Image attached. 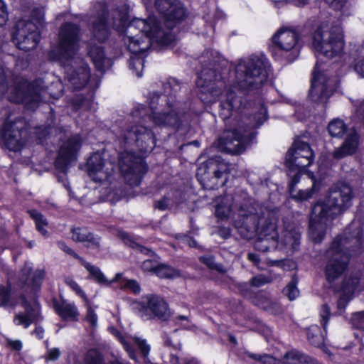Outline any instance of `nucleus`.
Returning <instances> with one entry per match:
<instances>
[{
  "mask_svg": "<svg viewBox=\"0 0 364 364\" xmlns=\"http://www.w3.org/2000/svg\"><path fill=\"white\" fill-rule=\"evenodd\" d=\"M26 130L18 127L16 123L6 122L3 127L2 138L6 146L11 151H18L24 144L22 136Z\"/></svg>",
  "mask_w": 364,
  "mask_h": 364,
  "instance_id": "5701e85b",
  "label": "nucleus"
},
{
  "mask_svg": "<svg viewBox=\"0 0 364 364\" xmlns=\"http://www.w3.org/2000/svg\"><path fill=\"white\" fill-rule=\"evenodd\" d=\"M79 28L72 23L63 24L59 32L58 45L50 50L49 58L65 67L66 77L75 90L85 87L90 78L87 64L77 55Z\"/></svg>",
  "mask_w": 364,
  "mask_h": 364,
  "instance_id": "7ed1b4c3",
  "label": "nucleus"
},
{
  "mask_svg": "<svg viewBox=\"0 0 364 364\" xmlns=\"http://www.w3.org/2000/svg\"><path fill=\"white\" fill-rule=\"evenodd\" d=\"M306 175L312 186L311 189L306 190L296 188V185L300 181V175L294 174L289 176L291 178L289 183V193L291 197L296 200H306L310 198L314 193V188L316 186L314 175L311 172H307Z\"/></svg>",
  "mask_w": 364,
  "mask_h": 364,
  "instance_id": "bb28decb",
  "label": "nucleus"
},
{
  "mask_svg": "<svg viewBox=\"0 0 364 364\" xmlns=\"http://www.w3.org/2000/svg\"><path fill=\"white\" fill-rule=\"evenodd\" d=\"M86 364H103L102 356L96 350H90L85 357Z\"/></svg>",
  "mask_w": 364,
  "mask_h": 364,
  "instance_id": "49530a36",
  "label": "nucleus"
},
{
  "mask_svg": "<svg viewBox=\"0 0 364 364\" xmlns=\"http://www.w3.org/2000/svg\"><path fill=\"white\" fill-rule=\"evenodd\" d=\"M257 305L259 306L262 309L271 311L270 306L272 305V303L268 299H266L264 302L257 303Z\"/></svg>",
  "mask_w": 364,
  "mask_h": 364,
  "instance_id": "338daca9",
  "label": "nucleus"
},
{
  "mask_svg": "<svg viewBox=\"0 0 364 364\" xmlns=\"http://www.w3.org/2000/svg\"><path fill=\"white\" fill-rule=\"evenodd\" d=\"M67 285L80 298H82L87 304H88V299L86 294L82 289L81 287L73 279H67L65 281Z\"/></svg>",
  "mask_w": 364,
  "mask_h": 364,
  "instance_id": "37998d69",
  "label": "nucleus"
},
{
  "mask_svg": "<svg viewBox=\"0 0 364 364\" xmlns=\"http://www.w3.org/2000/svg\"><path fill=\"white\" fill-rule=\"evenodd\" d=\"M345 35L339 23H321L312 37V48L316 55L333 59L341 58L344 53Z\"/></svg>",
  "mask_w": 364,
  "mask_h": 364,
  "instance_id": "6e6552de",
  "label": "nucleus"
},
{
  "mask_svg": "<svg viewBox=\"0 0 364 364\" xmlns=\"http://www.w3.org/2000/svg\"><path fill=\"white\" fill-rule=\"evenodd\" d=\"M73 240L85 244L87 247L97 248L100 246V237L95 236L85 228H74L72 230Z\"/></svg>",
  "mask_w": 364,
  "mask_h": 364,
  "instance_id": "c85d7f7f",
  "label": "nucleus"
},
{
  "mask_svg": "<svg viewBox=\"0 0 364 364\" xmlns=\"http://www.w3.org/2000/svg\"><path fill=\"white\" fill-rule=\"evenodd\" d=\"M55 309L58 314L64 319H75L78 316L77 307L73 303L62 301L56 304Z\"/></svg>",
  "mask_w": 364,
  "mask_h": 364,
  "instance_id": "72a5a7b5",
  "label": "nucleus"
},
{
  "mask_svg": "<svg viewBox=\"0 0 364 364\" xmlns=\"http://www.w3.org/2000/svg\"><path fill=\"white\" fill-rule=\"evenodd\" d=\"M159 265L158 262L155 259H146L141 264V269L144 272H154L156 274V269L158 268Z\"/></svg>",
  "mask_w": 364,
  "mask_h": 364,
  "instance_id": "09e8293b",
  "label": "nucleus"
},
{
  "mask_svg": "<svg viewBox=\"0 0 364 364\" xmlns=\"http://www.w3.org/2000/svg\"><path fill=\"white\" fill-rule=\"evenodd\" d=\"M338 79L329 77L320 69L317 63L314 67L309 97L316 103L325 104L337 87Z\"/></svg>",
  "mask_w": 364,
  "mask_h": 364,
  "instance_id": "4468645a",
  "label": "nucleus"
},
{
  "mask_svg": "<svg viewBox=\"0 0 364 364\" xmlns=\"http://www.w3.org/2000/svg\"><path fill=\"white\" fill-rule=\"evenodd\" d=\"M127 12L124 11L123 13L119 14V18H114L113 22V26L118 31H121L124 28L127 23Z\"/></svg>",
  "mask_w": 364,
  "mask_h": 364,
  "instance_id": "8fccbe9b",
  "label": "nucleus"
},
{
  "mask_svg": "<svg viewBox=\"0 0 364 364\" xmlns=\"http://www.w3.org/2000/svg\"><path fill=\"white\" fill-rule=\"evenodd\" d=\"M144 61L140 57H132L130 59L129 66L130 68L136 73L137 77L142 76V70L144 68Z\"/></svg>",
  "mask_w": 364,
  "mask_h": 364,
  "instance_id": "79ce46f5",
  "label": "nucleus"
},
{
  "mask_svg": "<svg viewBox=\"0 0 364 364\" xmlns=\"http://www.w3.org/2000/svg\"><path fill=\"white\" fill-rule=\"evenodd\" d=\"M333 9L338 11L343 16H348L353 11V0H324Z\"/></svg>",
  "mask_w": 364,
  "mask_h": 364,
  "instance_id": "c9c22d12",
  "label": "nucleus"
},
{
  "mask_svg": "<svg viewBox=\"0 0 364 364\" xmlns=\"http://www.w3.org/2000/svg\"><path fill=\"white\" fill-rule=\"evenodd\" d=\"M266 119L267 109L262 106L252 119L245 117L237 128L224 132L218 141L219 148L230 154L242 153L254 138L252 129L262 124Z\"/></svg>",
  "mask_w": 364,
  "mask_h": 364,
  "instance_id": "423d86ee",
  "label": "nucleus"
},
{
  "mask_svg": "<svg viewBox=\"0 0 364 364\" xmlns=\"http://www.w3.org/2000/svg\"><path fill=\"white\" fill-rule=\"evenodd\" d=\"M222 82L206 81L203 76L199 77L196 82L200 89L198 95L205 103L213 102L216 99L220 101V115L223 119H228L233 110L239 109L242 105V97L236 92V87H225L221 90Z\"/></svg>",
  "mask_w": 364,
  "mask_h": 364,
  "instance_id": "0eeeda50",
  "label": "nucleus"
},
{
  "mask_svg": "<svg viewBox=\"0 0 364 364\" xmlns=\"http://www.w3.org/2000/svg\"><path fill=\"white\" fill-rule=\"evenodd\" d=\"M249 358L255 360L260 361L262 364H279V362L274 357L268 355H258L254 353H247Z\"/></svg>",
  "mask_w": 364,
  "mask_h": 364,
  "instance_id": "a18cd8bd",
  "label": "nucleus"
},
{
  "mask_svg": "<svg viewBox=\"0 0 364 364\" xmlns=\"http://www.w3.org/2000/svg\"><path fill=\"white\" fill-rule=\"evenodd\" d=\"M364 250L361 224L353 221L341 237L336 238L327 251L329 258L325 269V275L330 287L339 294L337 308L341 314L348 302L361 288L357 277L345 278L340 285L336 282L346 269L350 257Z\"/></svg>",
  "mask_w": 364,
  "mask_h": 364,
  "instance_id": "f257e3e1",
  "label": "nucleus"
},
{
  "mask_svg": "<svg viewBox=\"0 0 364 364\" xmlns=\"http://www.w3.org/2000/svg\"><path fill=\"white\" fill-rule=\"evenodd\" d=\"M156 274L161 278L173 279L180 276V273L178 270L165 265L161 264L156 269Z\"/></svg>",
  "mask_w": 364,
  "mask_h": 364,
  "instance_id": "58836bf2",
  "label": "nucleus"
},
{
  "mask_svg": "<svg viewBox=\"0 0 364 364\" xmlns=\"http://www.w3.org/2000/svg\"><path fill=\"white\" fill-rule=\"evenodd\" d=\"M269 281L270 280L267 277L263 275H258L252 279L251 284L252 286L259 287L269 282Z\"/></svg>",
  "mask_w": 364,
  "mask_h": 364,
  "instance_id": "6e6d98bb",
  "label": "nucleus"
},
{
  "mask_svg": "<svg viewBox=\"0 0 364 364\" xmlns=\"http://www.w3.org/2000/svg\"><path fill=\"white\" fill-rule=\"evenodd\" d=\"M250 215L244 212L240 206L239 218L235 220V227L240 235L250 239L256 233L259 238L255 244L257 250L266 252L272 249H287L295 250L299 245L300 232L297 228L286 230L278 241L277 232V214L274 211L259 208V211L255 213V208L250 210Z\"/></svg>",
  "mask_w": 364,
  "mask_h": 364,
  "instance_id": "f03ea898",
  "label": "nucleus"
},
{
  "mask_svg": "<svg viewBox=\"0 0 364 364\" xmlns=\"http://www.w3.org/2000/svg\"><path fill=\"white\" fill-rule=\"evenodd\" d=\"M6 345L12 350L19 351L23 347V343L20 340H12L11 338L6 339Z\"/></svg>",
  "mask_w": 364,
  "mask_h": 364,
  "instance_id": "bf43d9fd",
  "label": "nucleus"
},
{
  "mask_svg": "<svg viewBox=\"0 0 364 364\" xmlns=\"http://www.w3.org/2000/svg\"><path fill=\"white\" fill-rule=\"evenodd\" d=\"M353 191L346 184L331 188L323 200L314 206L309 223V237L320 242L324 237L328 223L352 204Z\"/></svg>",
  "mask_w": 364,
  "mask_h": 364,
  "instance_id": "20e7f679",
  "label": "nucleus"
},
{
  "mask_svg": "<svg viewBox=\"0 0 364 364\" xmlns=\"http://www.w3.org/2000/svg\"><path fill=\"white\" fill-rule=\"evenodd\" d=\"M81 139L78 135L70 138L60 147L58 156L55 161V167L62 172H65L69 166L76 161L77 151L80 149Z\"/></svg>",
  "mask_w": 364,
  "mask_h": 364,
  "instance_id": "a211bd4d",
  "label": "nucleus"
},
{
  "mask_svg": "<svg viewBox=\"0 0 364 364\" xmlns=\"http://www.w3.org/2000/svg\"><path fill=\"white\" fill-rule=\"evenodd\" d=\"M42 80H37L30 84L23 78H18L14 87L9 90V100L15 103H23L30 109L36 108L41 96L46 92Z\"/></svg>",
  "mask_w": 364,
  "mask_h": 364,
  "instance_id": "9b49d317",
  "label": "nucleus"
},
{
  "mask_svg": "<svg viewBox=\"0 0 364 364\" xmlns=\"http://www.w3.org/2000/svg\"><path fill=\"white\" fill-rule=\"evenodd\" d=\"M328 130L332 136L340 137L346 131V125L343 120L335 119L329 123Z\"/></svg>",
  "mask_w": 364,
  "mask_h": 364,
  "instance_id": "4c0bfd02",
  "label": "nucleus"
},
{
  "mask_svg": "<svg viewBox=\"0 0 364 364\" xmlns=\"http://www.w3.org/2000/svg\"><path fill=\"white\" fill-rule=\"evenodd\" d=\"M354 70L361 77H364V54L360 53L359 48V56L355 60Z\"/></svg>",
  "mask_w": 364,
  "mask_h": 364,
  "instance_id": "de8ad7c7",
  "label": "nucleus"
},
{
  "mask_svg": "<svg viewBox=\"0 0 364 364\" xmlns=\"http://www.w3.org/2000/svg\"><path fill=\"white\" fill-rule=\"evenodd\" d=\"M158 11L164 16L167 27L171 28L175 21L182 19L185 11L179 0H156Z\"/></svg>",
  "mask_w": 364,
  "mask_h": 364,
  "instance_id": "4be33fe9",
  "label": "nucleus"
},
{
  "mask_svg": "<svg viewBox=\"0 0 364 364\" xmlns=\"http://www.w3.org/2000/svg\"><path fill=\"white\" fill-rule=\"evenodd\" d=\"M307 337L311 345L321 348L324 352L328 353L324 346V336L321 334L319 326L317 325L311 326L307 331Z\"/></svg>",
  "mask_w": 364,
  "mask_h": 364,
  "instance_id": "f704fd0d",
  "label": "nucleus"
},
{
  "mask_svg": "<svg viewBox=\"0 0 364 364\" xmlns=\"http://www.w3.org/2000/svg\"><path fill=\"white\" fill-rule=\"evenodd\" d=\"M173 202L167 197L157 202L156 207L159 210H164L173 205Z\"/></svg>",
  "mask_w": 364,
  "mask_h": 364,
  "instance_id": "052dcab7",
  "label": "nucleus"
},
{
  "mask_svg": "<svg viewBox=\"0 0 364 364\" xmlns=\"http://www.w3.org/2000/svg\"><path fill=\"white\" fill-rule=\"evenodd\" d=\"M106 11L103 9L101 16L93 23L92 32L98 41H104L108 36V28L105 22Z\"/></svg>",
  "mask_w": 364,
  "mask_h": 364,
  "instance_id": "473e14b6",
  "label": "nucleus"
},
{
  "mask_svg": "<svg viewBox=\"0 0 364 364\" xmlns=\"http://www.w3.org/2000/svg\"><path fill=\"white\" fill-rule=\"evenodd\" d=\"M123 137L125 142L134 141L144 152L151 151L155 146L153 133L143 124L130 127Z\"/></svg>",
  "mask_w": 364,
  "mask_h": 364,
  "instance_id": "6ab92c4d",
  "label": "nucleus"
},
{
  "mask_svg": "<svg viewBox=\"0 0 364 364\" xmlns=\"http://www.w3.org/2000/svg\"><path fill=\"white\" fill-rule=\"evenodd\" d=\"M33 333L38 339H41L43 337L44 329L41 326H37Z\"/></svg>",
  "mask_w": 364,
  "mask_h": 364,
  "instance_id": "69168bd1",
  "label": "nucleus"
},
{
  "mask_svg": "<svg viewBox=\"0 0 364 364\" xmlns=\"http://www.w3.org/2000/svg\"><path fill=\"white\" fill-rule=\"evenodd\" d=\"M200 261L210 268L214 267V262L212 257H200Z\"/></svg>",
  "mask_w": 364,
  "mask_h": 364,
  "instance_id": "0e129e2a",
  "label": "nucleus"
},
{
  "mask_svg": "<svg viewBox=\"0 0 364 364\" xmlns=\"http://www.w3.org/2000/svg\"><path fill=\"white\" fill-rule=\"evenodd\" d=\"M299 36L291 29L281 28L272 36L274 46L284 53H290L289 60L296 58L299 53Z\"/></svg>",
  "mask_w": 364,
  "mask_h": 364,
  "instance_id": "f3484780",
  "label": "nucleus"
},
{
  "mask_svg": "<svg viewBox=\"0 0 364 364\" xmlns=\"http://www.w3.org/2000/svg\"><path fill=\"white\" fill-rule=\"evenodd\" d=\"M240 206L243 207L244 212L247 215H250V210L252 208H255V213H257L258 205L249 198L246 192L236 193L233 197L226 196L219 198L216 200L215 215L220 218L232 217L233 222L239 218V211Z\"/></svg>",
  "mask_w": 364,
  "mask_h": 364,
  "instance_id": "f8f14e48",
  "label": "nucleus"
},
{
  "mask_svg": "<svg viewBox=\"0 0 364 364\" xmlns=\"http://www.w3.org/2000/svg\"><path fill=\"white\" fill-rule=\"evenodd\" d=\"M60 355V351L57 348H53L48 350L45 358L47 361H55Z\"/></svg>",
  "mask_w": 364,
  "mask_h": 364,
  "instance_id": "603ef678",
  "label": "nucleus"
},
{
  "mask_svg": "<svg viewBox=\"0 0 364 364\" xmlns=\"http://www.w3.org/2000/svg\"><path fill=\"white\" fill-rule=\"evenodd\" d=\"M88 54L97 70L104 71L105 68L109 65V60L105 57L104 52L100 46L90 47Z\"/></svg>",
  "mask_w": 364,
  "mask_h": 364,
  "instance_id": "2f4dec72",
  "label": "nucleus"
},
{
  "mask_svg": "<svg viewBox=\"0 0 364 364\" xmlns=\"http://www.w3.org/2000/svg\"><path fill=\"white\" fill-rule=\"evenodd\" d=\"M314 154L309 144L301 140L295 141L286 154L285 164L289 176L301 175L314 161Z\"/></svg>",
  "mask_w": 364,
  "mask_h": 364,
  "instance_id": "ddd939ff",
  "label": "nucleus"
},
{
  "mask_svg": "<svg viewBox=\"0 0 364 364\" xmlns=\"http://www.w3.org/2000/svg\"><path fill=\"white\" fill-rule=\"evenodd\" d=\"M284 364H321L314 359L305 355L299 351L291 350L283 357Z\"/></svg>",
  "mask_w": 364,
  "mask_h": 364,
  "instance_id": "7c9ffc66",
  "label": "nucleus"
},
{
  "mask_svg": "<svg viewBox=\"0 0 364 364\" xmlns=\"http://www.w3.org/2000/svg\"><path fill=\"white\" fill-rule=\"evenodd\" d=\"M208 168V165L207 164H202L200 165V166L198 168V172H197V176L198 177V178L201 181H205V179L207 178V177L205 176L206 175V169Z\"/></svg>",
  "mask_w": 364,
  "mask_h": 364,
  "instance_id": "680f3d73",
  "label": "nucleus"
},
{
  "mask_svg": "<svg viewBox=\"0 0 364 364\" xmlns=\"http://www.w3.org/2000/svg\"><path fill=\"white\" fill-rule=\"evenodd\" d=\"M175 38L169 32L161 29L155 16L147 19L134 18L127 26L124 41L128 50L134 55L148 50L154 43L171 46Z\"/></svg>",
  "mask_w": 364,
  "mask_h": 364,
  "instance_id": "39448f33",
  "label": "nucleus"
},
{
  "mask_svg": "<svg viewBox=\"0 0 364 364\" xmlns=\"http://www.w3.org/2000/svg\"><path fill=\"white\" fill-rule=\"evenodd\" d=\"M219 235L224 237H228L230 235V231L228 228H223L219 230Z\"/></svg>",
  "mask_w": 364,
  "mask_h": 364,
  "instance_id": "774afa93",
  "label": "nucleus"
},
{
  "mask_svg": "<svg viewBox=\"0 0 364 364\" xmlns=\"http://www.w3.org/2000/svg\"><path fill=\"white\" fill-rule=\"evenodd\" d=\"M269 67L264 56L252 55L241 60L235 68L237 91L259 87L267 80Z\"/></svg>",
  "mask_w": 364,
  "mask_h": 364,
  "instance_id": "1a4fd4ad",
  "label": "nucleus"
},
{
  "mask_svg": "<svg viewBox=\"0 0 364 364\" xmlns=\"http://www.w3.org/2000/svg\"><path fill=\"white\" fill-rule=\"evenodd\" d=\"M44 274L41 269L32 272L31 263L26 262L21 272L20 285L22 288L29 289L31 293H34L39 289Z\"/></svg>",
  "mask_w": 364,
  "mask_h": 364,
  "instance_id": "a878e982",
  "label": "nucleus"
},
{
  "mask_svg": "<svg viewBox=\"0 0 364 364\" xmlns=\"http://www.w3.org/2000/svg\"><path fill=\"white\" fill-rule=\"evenodd\" d=\"M44 22V11L42 9L33 10L32 21H19L13 35V41L17 47L28 51L35 48L40 41V26Z\"/></svg>",
  "mask_w": 364,
  "mask_h": 364,
  "instance_id": "9d476101",
  "label": "nucleus"
},
{
  "mask_svg": "<svg viewBox=\"0 0 364 364\" xmlns=\"http://www.w3.org/2000/svg\"><path fill=\"white\" fill-rule=\"evenodd\" d=\"M117 282L122 289H129L134 294H138L141 291L140 286L136 280L124 278L122 273L121 279Z\"/></svg>",
  "mask_w": 364,
  "mask_h": 364,
  "instance_id": "a19ab883",
  "label": "nucleus"
},
{
  "mask_svg": "<svg viewBox=\"0 0 364 364\" xmlns=\"http://www.w3.org/2000/svg\"><path fill=\"white\" fill-rule=\"evenodd\" d=\"M86 320L92 326H96L97 323V316L95 311L90 307H87Z\"/></svg>",
  "mask_w": 364,
  "mask_h": 364,
  "instance_id": "13d9d810",
  "label": "nucleus"
},
{
  "mask_svg": "<svg viewBox=\"0 0 364 364\" xmlns=\"http://www.w3.org/2000/svg\"><path fill=\"white\" fill-rule=\"evenodd\" d=\"M29 214L35 221L37 230L43 236L47 237L48 235L47 230L48 223L44 216L41 213L35 210H30Z\"/></svg>",
  "mask_w": 364,
  "mask_h": 364,
  "instance_id": "e433bc0d",
  "label": "nucleus"
},
{
  "mask_svg": "<svg viewBox=\"0 0 364 364\" xmlns=\"http://www.w3.org/2000/svg\"><path fill=\"white\" fill-rule=\"evenodd\" d=\"M353 321L357 328L364 329V312L355 314L353 316Z\"/></svg>",
  "mask_w": 364,
  "mask_h": 364,
  "instance_id": "4d7b16f0",
  "label": "nucleus"
},
{
  "mask_svg": "<svg viewBox=\"0 0 364 364\" xmlns=\"http://www.w3.org/2000/svg\"><path fill=\"white\" fill-rule=\"evenodd\" d=\"M8 20V11L5 3L0 0V27L4 26Z\"/></svg>",
  "mask_w": 364,
  "mask_h": 364,
  "instance_id": "864d4df0",
  "label": "nucleus"
},
{
  "mask_svg": "<svg viewBox=\"0 0 364 364\" xmlns=\"http://www.w3.org/2000/svg\"><path fill=\"white\" fill-rule=\"evenodd\" d=\"M119 170L131 186H138L146 171L143 159L128 151L122 152L119 159Z\"/></svg>",
  "mask_w": 364,
  "mask_h": 364,
  "instance_id": "2eb2a0df",
  "label": "nucleus"
},
{
  "mask_svg": "<svg viewBox=\"0 0 364 364\" xmlns=\"http://www.w3.org/2000/svg\"><path fill=\"white\" fill-rule=\"evenodd\" d=\"M329 315H330L329 307L326 304L323 305L320 310V316L321 318V323H322V325H323L324 329L326 328V326L327 324Z\"/></svg>",
  "mask_w": 364,
  "mask_h": 364,
  "instance_id": "3c124183",
  "label": "nucleus"
},
{
  "mask_svg": "<svg viewBox=\"0 0 364 364\" xmlns=\"http://www.w3.org/2000/svg\"><path fill=\"white\" fill-rule=\"evenodd\" d=\"M213 173H214L213 179L218 180V179L222 178L223 177V176L227 174L226 168H225V166L221 165L218 169L213 171Z\"/></svg>",
  "mask_w": 364,
  "mask_h": 364,
  "instance_id": "e2e57ef3",
  "label": "nucleus"
},
{
  "mask_svg": "<svg viewBox=\"0 0 364 364\" xmlns=\"http://www.w3.org/2000/svg\"><path fill=\"white\" fill-rule=\"evenodd\" d=\"M21 300L25 311L16 314L14 318V323L16 326H21L24 328H27L31 323L38 320L40 308L36 301H33L31 304L28 303L24 296Z\"/></svg>",
  "mask_w": 364,
  "mask_h": 364,
  "instance_id": "b1692460",
  "label": "nucleus"
},
{
  "mask_svg": "<svg viewBox=\"0 0 364 364\" xmlns=\"http://www.w3.org/2000/svg\"><path fill=\"white\" fill-rule=\"evenodd\" d=\"M143 307L150 318H158L166 321L171 316V311L167 303L159 296H148Z\"/></svg>",
  "mask_w": 364,
  "mask_h": 364,
  "instance_id": "393cba45",
  "label": "nucleus"
},
{
  "mask_svg": "<svg viewBox=\"0 0 364 364\" xmlns=\"http://www.w3.org/2000/svg\"><path fill=\"white\" fill-rule=\"evenodd\" d=\"M109 331L122 344L124 350L127 352L130 358L138 361L132 346V345H135L139 350L144 360H146L150 350V346L146 343L145 340L141 339L137 336L133 337L127 334L122 335L114 327L109 328Z\"/></svg>",
  "mask_w": 364,
  "mask_h": 364,
  "instance_id": "412c9836",
  "label": "nucleus"
},
{
  "mask_svg": "<svg viewBox=\"0 0 364 364\" xmlns=\"http://www.w3.org/2000/svg\"><path fill=\"white\" fill-rule=\"evenodd\" d=\"M88 176L99 183L109 181L114 172V165L105 161L100 153L93 154L87 162Z\"/></svg>",
  "mask_w": 364,
  "mask_h": 364,
  "instance_id": "dca6fc26",
  "label": "nucleus"
},
{
  "mask_svg": "<svg viewBox=\"0 0 364 364\" xmlns=\"http://www.w3.org/2000/svg\"><path fill=\"white\" fill-rule=\"evenodd\" d=\"M283 291L289 300L295 299L299 295V291L296 287V282L292 280L287 285Z\"/></svg>",
  "mask_w": 364,
  "mask_h": 364,
  "instance_id": "c03bdc74",
  "label": "nucleus"
},
{
  "mask_svg": "<svg viewBox=\"0 0 364 364\" xmlns=\"http://www.w3.org/2000/svg\"><path fill=\"white\" fill-rule=\"evenodd\" d=\"M150 108L151 109V114L144 117V114L145 110L144 107L139 108L133 114L135 118L139 115L142 117V122H146V118L151 120L156 126H176L178 122V114L175 110L171 109L170 112H156L154 109L156 108L155 106L154 97L150 102Z\"/></svg>",
  "mask_w": 364,
  "mask_h": 364,
  "instance_id": "aec40b11",
  "label": "nucleus"
},
{
  "mask_svg": "<svg viewBox=\"0 0 364 364\" xmlns=\"http://www.w3.org/2000/svg\"><path fill=\"white\" fill-rule=\"evenodd\" d=\"M0 306L13 308L16 306V302L12 298L10 291L3 286H0Z\"/></svg>",
  "mask_w": 364,
  "mask_h": 364,
  "instance_id": "ea45409f",
  "label": "nucleus"
},
{
  "mask_svg": "<svg viewBox=\"0 0 364 364\" xmlns=\"http://www.w3.org/2000/svg\"><path fill=\"white\" fill-rule=\"evenodd\" d=\"M176 321L180 323L184 328L192 330L194 327L193 324L188 320V316H178L176 318Z\"/></svg>",
  "mask_w": 364,
  "mask_h": 364,
  "instance_id": "5fc2aeb1",
  "label": "nucleus"
},
{
  "mask_svg": "<svg viewBox=\"0 0 364 364\" xmlns=\"http://www.w3.org/2000/svg\"><path fill=\"white\" fill-rule=\"evenodd\" d=\"M80 261L82 264L89 272L90 277L101 285L110 286L112 283L119 281L122 278V273H117L113 279L109 280L97 267L86 262L82 259H80Z\"/></svg>",
  "mask_w": 364,
  "mask_h": 364,
  "instance_id": "c756f323",
  "label": "nucleus"
},
{
  "mask_svg": "<svg viewBox=\"0 0 364 364\" xmlns=\"http://www.w3.org/2000/svg\"><path fill=\"white\" fill-rule=\"evenodd\" d=\"M358 145V134L355 132H352L348 135L343 144L334 151L333 157L340 159L346 156L353 154L355 152Z\"/></svg>",
  "mask_w": 364,
  "mask_h": 364,
  "instance_id": "cd10ccee",
  "label": "nucleus"
}]
</instances>
